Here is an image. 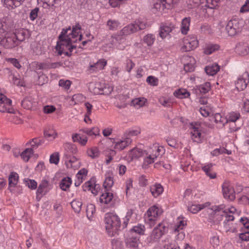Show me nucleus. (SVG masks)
I'll return each instance as SVG.
<instances>
[{
  "mask_svg": "<svg viewBox=\"0 0 249 249\" xmlns=\"http://www.w3.org/2000/svg\"><path fill=\"white\" fill-rule=\"evenodd\" d=\"M198 45V41L195 35H189L184 40L183 45L181 47L182 52H188L196 48Z\"/></svg>",
  "mask_w": 249,
  "mask_h": 249,
  "instance_id": "6e6552de",
  "label": "nucleus"
},
{
  "mask_svg": "<svg viewBox=\"0 0 249 249\" xmlns=\"http://www.w3.org/2000/svg\"><path fill=\"white\" fill-rule=\"evenodd\" d=\"M235 209H225L224 205L213 206L208 208L207 212L209 213L208 221L213 225L218 224L223 218L224 222H233L234 217L231 213Z\"/></svg>",
  "mask_w": 249,
  "mask_h": 249,
  "instance_id": "f257e3e1",
  "label": "nucleus"
},
{
  "mask_svg": "<svg viewBox=\"0 0 249 249\" xmlns=\"http://www.w3.org/2000/svg\"><path fill=\"white\" fill-rule=\"evenodd\" d=\"M21 105L25 109H30L33 107V103L30 98L26 97L21 101Z\"/></svg>",
  "mask_w": 249,
  "mask_h": 249,
  "instance_id": "09e8293b",
  "label": "nucleus"
},
{
  "mask_svg": "<svg viewBox=\"0 0 249 249\" xmlns=\"http://www.w3.org/2000/svg\"><path fill=\"white\" fill-rule=\"evenodd\" d=\"M243 26L242 20L239 18H232L228 21L226 30L230 36H234L241 31Z\"/></svg>",
  "mask_w": 249,
  "mask_h": 249,
  "instance_id": "423d86ee",
  "label": "nucleus"
},
{
  "mask_svg": "<svg viewBox=\"0 0 249 249\" xmlns=\"http://www.w3.org/2000/svg\"><path fill=\"white\" fill-rule=\"evenodd\" d=\"M130 154L133 159H138L141 157L144 156L145 155L147 156L148 153L145 150L135 148L131 150Z\"/></svg>",
  "mask_w": 249,
  "mask_h": 249,
  "instance_id": "2f4dec72",
  "label": "nucleus"
},
{
  "mask_svg": "<svg viewBox=\"0 0 249 249\" xmlns=\"http://www.w3.org/2000/svg\"><path fill=\"white\" fill-rule=\"evenodd\" d=\"M249 51V49L247 44H239L235 48L236 52L241 55H247Z\"/></svg>",
  "mask_w": 249,
  "mask_h": 249,
  "instance_id": "c756f323",
  "label": "nucleus"
},
{
  "mask_svg": "<svg viewBox=\"0 0 249 249\" xmlns=\"http://www.w3.org/2000/svg\"><path fill=\"white\" fill-rule=\"evenodd\" d=\"M197 89L199 90L201 93L205 94L210 89V83L209 82L205 83L197 87Z\"/></svg>",
  "mask_w": 249,
  "mask_h": 249,
  "instance_id": "13d9d810",
  "label": "nucleus"
},
{
  "mask_svg": "<svg viewBox=\"0 0 249 249\" xmlns=\"http://www.w3.org/2000/svg\"><path fill=\"white\" fill-rule=\"evenodd\" d=\"M71 179L70 177H66L62 179L60 183V187L63 191H67L71 184Z\"/></svg>",
  "mask_w": 249,
  "mask_h": 249,
  "instance_id": "e433bc0d",
  "label": "nucleus"
},
{
  "mask_svg": "<svg viewBox=\"0 0 249 249\" xmlns=\"http://www.w3.org/2000/svg\"><path fill=\"white\" fill-rule=\"evenodd\" d=\"M81 30V26L79 23H77L72 28L70 35L71 39H74L79 36L80 31Z\"/></svg>",
  "mask_w": 249,
  "mask_h": 249,
  "instance_id": "79ce46f5",
  "label": "nucleus"
},
{
  "mask_svg": "<svg viewBox=\"0 0 249 249\" xmlns=\"http://www.w3.org/2000/svg\"><path fill=\"white\" fill-rule=\"evenodd\" d=\"M113 178L110 175L107 176L103 184L105 190L109 191V189L113 186Z\"/></svg>",
  "mask_w": 249,
  "mask_h": 249,
  "instance_id": "c03bdc74",
  "label": "nucleus"
},
{
  "mask_svg": "<svg viewBox=\"0 0 249 249\" xmlns=\"http://www.w3.org/2000/svg\"><path fill=\"white\" fill-rule=\"evenodd\" d=\"M71 30V26L67 28L66 29H62L60 34L59 35L58 38L60 41L62 42L61 45L64 46V43H66L67 45H69L71 42V36L70 33L68 34L69 31Z\"/></svg>",
  "mask_w": 249,
  "mask_h": 249,
  "instance_id": "dca6fc26",
  "label": "nucleus"
},
{
  "mask_svg": "<svg viewBox=\"0 0 249 249\" xmlns=\"http://www.w3.org/2000/svg\"><path fill=\"white\" fill-rule=\"evenodd\" d=\"M59 85L64 88L65 89H68L71 87V82L68 80H64L61 79L59 81Z\"/></svg>",
  "mask_w": 249,
  "mask_h": 249,
  "instance_id": "69168bd1",
  "label": "nucleus"
},
{
  "mask_svg": "<svg viewBox=\"0 0 249 249\" xmlns=\"http://www.w3.org/2000/svg\"><path fill=\"white\" fill-rule=\"evenodd\" d=\"M24 0H3L4 3L8 8H13L19 6Z\"/></svg>",
  "mask_w": 249,
  "mask_h": 249,
  "instance_id": "58836bf2",
  "label": "nucleus"
},
{
  "mask_svg": "<svg viewBox=\"0 0 249 249\" xmlns=\"http://www.w3.org/2000/svg\"><path fill=\"white\" fill-rule=\"evenodd\" d=\"M162 235V232H161V231L155 227L151 233L150 238L153 241H157Z\"/></svg>",
  "mask_w": 249,
  "mask_h": 249,
  "instance_id": "a19ab883",
  "label": "nucleus"
},
{
  "mask_svg": "<svg viewBox=\"0 0 249 249\" xmlns=\"http://www.w3.org/2000/svg\"><path fill=\"white\" fill-rule=\"evenodd\" d=\"M72 139L74 142H78L82 145H85L88 141V138L86 136H81L79 134L73 135Z\"/></svg>",
  "mask_w": 249,
  "mask_h": 249,
  "instance_id": "f704fd0d",
  "label": "nucleus"
},
{
  "mask_svg": "<svg viewBox=\"0 0 249 249\" xmlns=\"http://www.w3.org/2000/svg\"><path fill=\"white\" fill-rule=\"evenodd\" d=\"M140 129L137 128L136 129H129L125 133V137L130 138V137L137 136L140 133Z\"/></svg>",
  "mask_w": 249,
  "mask_h": 249,
  "instance_id": "680f3d73",
  "label": "nucleus"
},
{
  "mask_svg": "<svg viewBox=\"0 0 249 249\" xmlns=\"http://www.w3.org/2000/svg\"><path fill=\"white\" fill-rule=\"evenodd\" d=\"M95 212V207L92 204H89L87 206V216L89 219L92 217L94 213Z\"/></svg>",
  "mask_w": 249,
  "mask_h": 249,
  "instance_id": "6e6d98bb",
  "label": "nucleus"
},
{
  "mask_svg": "<svg viewBox=\"0 0 249 249\" xmlns=\"http://www.w3.org/2000/svg\"><path fill=\"white\" fill-rule=\"evenodd\" d=\"M191 18L186 17L182 19L181 24V32L183 35H186L189 30Z\"/></svg>",
  "mask_w": 249,
  "mask_h": 249,
  "instance_id": "a878e982",
  "label": "nucleus"
},
{
  "mask_svg": "<svg viewBox=\"0 0 249 249\" xmlns=\"http://www.w3.org/2000/svg\"><path fill=\"white\" fill-rule=\"evenodd\" d=\"M155 38L152 34H147L143 37V41L148 46H151L154 43Z\"/></svg>",
  "mask_w": 249,
  "mask_h": 249,
  "instance_id": "4d7b16f0",
  "label": "nucleus"
},
{
  "mask_svg": "<svg viewBox=\"0 0 249 249\" xmlns=\"http://www.w3.org/2000/svg\"><path fill=\"white\" fill-rule=\"evenodd\" d=\"M213 118L216 124H219L222 126H224L226 124V117H222L220 113L214 114Z\"/></svg>",
  "mask_w": 249,
  "mask_h": 249,
  "instance_id": "de8ad7c7",
  "label": "nucleus"
},
{
  "mask_svg": "<svg viewBox=\"0 0 249 249\" xmlns=\"http://www.w3.org/2000/svg\"><path fill=\"white\" fill-rule=\"evenodd\" d=\"M149 153L150 154H148L146 157L144 159L143 164L145 165L153 163L154 160L160 155V153H157L153 148L151 149Z\"/></svg>",
  "mask_w": 249,
  "mask_h": 249,
  "instance_id": "4be33fe9",
  "label": "nucleus"
},
{
  "mask_svg": "<svg viewBox=\"0 0 249 249\" xmlns=\"http://www.w3.org/2000/svg\"><path fill=\"white\" fill-rule=\"evenodd\" d=\"M210 205L209 202L202 204H192L188 207V210L193 213H196L200 210Z\"/></svg>",
  "mask_w": 249,
  "mask_h": 249,
  "instance_id": "5701e85b",
  "label": "nucleus"
},
{
  "mask_svg": "<svg viewBox=\"0 0 249 249\" xmlns=\"http://www.w3.org/2000/svg\"><path fill=\"white\" fill-rule=\"evenodd\" d=\"M220 69V67L216 63H213L212 65H208L205 68L206 73L209 75H215Z\"/></svg>",
  "mask_w": 249,
  "mask_h": 249,
  "instance_id": "c85d7f7f",
  "label": "nucleus"
},
{
  "mask_svg": "<svg viewBox=\"0 0 249 249\" xmlns=\"http://www.w3.org/2000/svg\"><path fill=\"white\" fill-rule=\"evenodd\" d=\"M0 45L6 49H12L17 46L18 41L12 34H7L0 41Z\"/></svg>",
  "mask_w": 249,
  "mask_h": 249,
  "instance_id": "f8f14e48",
  "label": "nucleus"
},
{
  "mask_svg": "<svg viewBox=\"0 0 249 249\" xmlns=\"http://www.w3.org/2000/svg\"><path fill=\"white\" fill-rule=\"evenodd\" d=\"M145 227L143 225L139 224L132 228L125 239L126 247L129 249H140V236L143 235L145 231Z\"/></svg>",
  "mask_w": 249,
  "mask_h": 249,
  "instance_id": "f03ea898",
  "label": "nucleus"
},
{
  "mask_svg": "<svg viewBox=\"0 0 249 249\" xmlns=\"http://www.w3.org/2000/svg\"><path fill=\"white\" fill-rule=\"evenodd\" d=\"M89 89L94 94H107L110 93L111 90L104 83L99 82L90 83Z\"/></svg>",
  "mask_w": 249,
  "mask_h": 249,
  "instance_id": "0eeeda50",
  "label": "nucleus"
},
{
  "mask_svg": "<svg viewBox=\"0 0 249 249\" xmlns=\"http://www.w3.org/2000/svg\"><path fill=\"white\" fill-rule=\"evenodd\" d=\"M12 101L4 94H0V111L15 114L16 110L11 107Z\"/></svg>",
  "mask_w": 249,
  "mask_h": 249,
  "instance_id": "1a4fd4ad",
  "label": "nucleus"
},
{
  "mask_svg": "<svg viewBox=\"0 0 249 249\" xmlns=\"http://www.w3.org/2000/svg\"><path fill=\"white\" fill-rule=\"evenodd\" d=\"M185 227L180 226L179 225H176L175 226L174 230V233L176 234L178 239L182 240L185 237V233L183 231V229Z\"/></svg>",
  "mask_w": 249,
  "mask_h": 249,
  "instance_id": "72a5a7b5",
  "label": "nucleus"
},
{
  "mask_svg": "<svg viewBox=\"0 0 249 249\" xmlns=\"http://www.w3.org/2000/svg\"><path fill=\"white\" fill-rule=\"evenodd\" d=\"M19 176L18 173L15 172L10 173L8 177V188L11 193L15 192L14 188L16 186L18 181Z\"/></svg>",
  "mask_w": 249,
  "mask_h": 249,
  "instance_id": "f3484780",
  "label": "nucleus"
},
{
  "mask_svg": "<svg viewBox=\"0 0 249 249\" xmlns=\"http://www.w3.org/2000/svg\"><path fill=\"white\" fill-rule=\"evenodd\" d=\"M105 193H103L100 197V201L102 203L106 204H109L112 200L113 197V194L109 192V191L105 190Z\"/></svg>",
  "mask_w": 249,
  "mask_h": 249,
  "instance_id": "393cba45",
  "label": "nucleus"
},
{
  "mask_svg": "<svg viewBox=\"0 0 249 249\" xmlns=\"http://www.w3.org/2000/svg\"><path fill=\"white\" fill-rule=\"evenodd\" d=\"M223 227L226 232L229 231L235 232L237 231L236 228L233 226V222H224Z\"/></svg>",
  "mask_w": 249,
  "mask_h": 249,
  "instance_id": "a18cd8bd",
  "label": "nucleus"
},
{
  "mask_svg": "<svg viewBox=\"0 0 249 249\" xmlns=\"http://www.w3.org/2000/svg\"><path fill=\"white\" fill-rule=\"evenodd\" d=\"M44 137L49 141H52L57 136L56 133L53 129L45 130L44 131Z\"/></svg>",
  "mask_w": 249,
  "mask_h": 249,
  "instance_id": "49530a36",
  "label": "nucleus"
},
{
  "mask_svg": "<svg viewBox=\"0 0 249 249\" xmlns=\"http://www.w3.org/2000/svg\"><path fill=\"white\" fill-rule=\"evenodd\" d=\"M179 0H156L151 6V11L156 13L161 12L164 9H170L177 4Z\"/></svg>",
  "mask_w": 249,
  "mask_h": 249,
  "instance_id": "39448f33",
  "label": "nucleus"
},
{
  "mask_svg": "<svg viewBox=\"0 0 249 249\" xmlns=\"http://www.w3.org/2000/svg\"><path fill=\"white\" fill-rule=\"evenodd\" d=\"M219 0H206V4L205 6L208 8L213 9L217 6Z\"/></svg>",
  "mask_w": 249,
  "mask_h": 249,
  "instance_id": "0e129e2a",
  "label": "nucleus"
},
{
  "mask_svg": "<svg viewBox=\"0 0 249 249\" xmlns=\"http://www.w3.org/2000/svg\"><path fill=\"white\" fill-rule=\"evenodd\" d=\"M44 142L43 139L39 138H35L29 142V143L31 145V148L34 149H36L38 146L41 145Z\"/></svg>",
  "mask_w": 249,
  "mask_h": 249,
  "instance_id": "c9c22d12",
  "label": "nucleus"
},
{
  "mask_svg": "<svg viewBox=\"0 0 249 249\" xmlns=\"http://www.w3.org/2000/svg\"><path fill=\"white\" fill-rule=\"evenodd\" d=\"M50 189L49 186V182L46 179L42 180L36 191L37 197L40 196V197H41L45 195L50 191Z\"/></svg>",
  "mask_w": 249,
  "mask_h": 249,
  "instance_id": "a211bd4d",
  "label": "nucleus"
},
{
  "mask_svg": "<svg viewBox=\"0 0 249 249\" xmlns=\"http://www.w3.org/2000/svg\"><path fill=\"white\" fill-rule=\"evenodd\" d=\"M119 25V22L116 20L109 19L107 23L108 29L112 31L117 30Z\"/></svg>",
  "mask_w": 249,
  "mask_h": 249,
  "instance_id": "8fccbe9b",
  "label": "nucleus"
},
{
  "mask_svg": "<svg viewBox=\"0 0 249 249\" xmlns=\"http://www.w3.org/2000/svg\"><path fill=\"white\" fill-rule=\"evenodd\" d=\"M65 149L67 151V153H72L74 154L77 152V149L74 145L67 143L65 146Z\"/></svg>",
  "mask_w": 249,
  "mask_h": 249,
  "instance_id": "338daca9",
  "label": "nucleus"
},
{
  "mask_svg": "<svg viewBox=\"0 0 249 249\" xmlns=\"http://www.w3.org/2000/svg\"><path fill=\"white\" fill-rule=\"evenodd\" d=\"M82 205V203L78 200H73L71 202V206L74 211L78 213L80 212L81 210V206Z\"/></svg>",
  "mask_w": 249,
  "mask_h": 249,
  "instance_id": "864d4df0",
  "label": "nucleus"
},
{
  "mask_svg": "<svg viewBox=\"0 0 249 249\" xmlns=\"http://www.w3.org/2000/svg\"><path fill=\"white\" fill-rule=\"evenodd\" d=\"M241 117L240 114L237 112H231L226 117V124L230 123H235Z\"/></svg>",
  "mask_w": 249,
  "mask_h": 249,
  "instance_id": "473e14b6",
  "label": "nucleus"
},
{
  "mask_svg": "<svg viewBox=\"0 0 249 249\" xmlns=\"http://www.w3.org/2000/svg\"><path fill=\"white\" fill-rule=\"evenodd\" d=\"M59 161V155L58 152H55L50 156V162L57 165Z\"/></svg>",
  "mask_w": 249,
  "mask_h": 249,
  "instance_id": "e2e57ef3",
  "label": "nucleus"
},
{
  "mask_svg": "<svg viewBox=\"0 0 249 249\" xmlns=\"http://www.w3.org/2000/svg\"><path fill=\"white\" fill-rule=\"evenodd\" d=\"M159 214V209L156 206L151 207L147 211L146 214L148 217V221L150 226L154 225L155 220Z\"/></svg>",
  "mask_w": 249,
  "mask_h": 249,
  "instance_id": "4468645a",
  "label": "nucleus"
},
{
  "mask_svg": "<svg viewBox=\"0 0 249 249\" xmlns=\"http://www.w3.org/2000/svg\"><path fill=\"white\" fill-rule=\"evenodd\" d=\"M107 65V61L104 59H100L96 63L90 64L87 70L89 73H92L103 70Z\"/></svg>",
  "mask_w": 249,
  "mask_h": 249,
  "instance_id": "2eb2a0df",
  "label": "nucleus"
},
{
  "mask_svg": "<svg viewBox=\"0 0 249 249\" xmlns=\"http://www.w3.org/2000/svg\"><path fill=\"white\" fill-rule=\"evenodd\" d=\"M23 182L25 185L31 189L34 190L37 187V182L34 179L24 178Z\"/></svg>",
  "mask_w": 249,
  "mask_h": 249,
  "instance_id": "3c124183",
  "label": "nucleus"
},
{
  "mask_svg": "<svg viewBox=\"0 0 249 249\" xmlns=\"http://www.w3.org/2000/svg\"><path fill=\"white\" fill-rule=\"evenodd\" d=\"M176 29V25L172 22L162 23L160 26V36L164 39L171 37L170 33Z\"/></svg>",
  "mask_w": 249,
  "mask_h": 249,
  "instance_id": "9d476101",
  "label": "nucleus"
},
{
  "mask_svg": "<svg viewBox=\"0 0 249 249\" xmlns=\"http://www.w3.org/2000/svg\"><path fill=\"white\" fill-rule=\"evenodd\" d=\"M89 136H96L99 135V129L98 127H92L91 128H84L80 130Z\"/></svg>",
  "mask_w": 249,
  "mask_h": 249,
  "instance_id": "ea45409f",
  "label": "nucleus"
},
{
  "mask_svg": "<svg viewBox=\"0 0 249 249\" xmlns=\"http://www.w3.org/2000/svg\"><path fill=\"white\" fill-rule=\"evenodd\" d=\"M106 229L108 234L113 236L121 228L119 217L113 213H107L105 217Z\"/></svg>",
  "mask_w": 249,
  "mask_h": 249,
  "instance_id": "7ed1b4c3",
  "label": "nucleus"
},
{
  "mask_svg": "<svg viewBox=\"0 0 249 249\" xmlns=\"http://www.w3.org/2000/svg\"><path fill=\"white\" fill-rule=\"evenodd\" d=\"M86 187L89 188V190L91 191V193L96 195L98 193V189L99 186L98 185L95 184L93 186V184L90 181H88L85 183Z\"/></svg>",
  "mask_w": 249,
  "mask_h": 249,
  "instance_id": "bf43d9fd",
  "label": "nucleus"
},
{
  "mask_svg": "<svg viewBox=\"0 0 249 249\" xmlns=\"http://www.w3.org/2000/svg\"><path fill=\"white\" fill-rule=\"evenodd\" d=\"M223 195L225 198L230 201L233 200L235 198V193L233 187L230 182L225 181L222 186Z\"/></svg>",
  "mask_w": 249,
  "mask_h": 249,
  "instance_id": "9b49d317",
  "label": "nucleus"
},
{
  "mask_svg": "<svg viewBox=\"0 0 249 249\" xmlns=\"http://www.w3.org/2000/svg\"><path fill=\"white\" fill-rule=\"evenodd\" d=\"M88 155L89 157L94 159L97 157L99 156V152L97 148L92 147L87 151Z\"/></svg>",
  "mask_w": 249,
  "mask_h": 249,
  "instance_id": "052dcab7",
  "label": "nucleus"
},
{
  "mask_svg": "<svg viewBox=\"0 0 249 249\" xmlns=\"http://www.w3.org/2000/svg\"><path fill=\"white\" fill-rule=\"evenodd\" d=\"M219 46L217 44H209L205 49L204 52L207 54H210L214 51L219 50Z\"/></svg>",
  "mask_w": 249,
  "mask_h": 249,
  "instance_id": "5fc2aeb1",
  "label": "nucleus"
},
{
  "mask_svg": "<svg viewBox=\"0 0 249 249\" xmlns=\"http://www.w3.org/2000/svg\"><path fill=\"white\" fill-rule=\"evenodd\" d=\"M213 165L212 163L208 164L204 166L202 169L205 173L206 175L209 177L210 178L213 179L216 177V174L214 172L212 171V167Z\"/></svg>",
  "mask_w": 249,
  "mask_h": 249,
  "instance_id": "7c9ffc66",
  "label": "nucleus"
},
{
  "mask_svg": "<svg viewBox=\"0 0 249 249\" xmlns=\"http://www.w3.org/2000/svg\"><path fill=\"white\" fill-rule=\"evenodd\" d=\"M191 126L192 130L191 131V134L192 135V139L196 142H199L201 141V133L199 130L198 128L193 124H191Z\"/></svg>",
  "mask_w": 249,
  "mask_h": 249,
  "instance_id": "b1692460",
  "label": "nucleus"
},
{
  "mask_svg": "<svg viewBox=\"0 0 249 249\" xmlns=\"http://www.w3.org/2000/svg\"><path fill=\"white\" fill-rule=\"evenodd\" d=\"M174 95L177 98L179 99H183L189 97L190 95V93L187 89H179L174 92Z\"/></svg>",
  "mask_w": 249,
  "mask_h": 249,
  "instance_id": "4c0bfd02",
  "label": "nucleus"
},
{
  "mask_svg": "<svg viewBox=\"0 0 249 249\" xmlns=\"http://www.w3.org/2000/svg\"><path fill=\"white\" fill-rule=\"evenodd\" d=\"M187 62L184 64V69L186 72H192L194 71L195 68L196 60L192 56H187L184 57Z\"/></svg>",
  "mask_w": 249,
  "mask_h": 249,
  "instance_id": "412c9836",
  "label": "nucleus"
},
{
  "mask_svg": "<svg viewBox=\"0 0 249 249\" xmlns=\"http://www.w3.org/2000/svg\"><path fill=\"white\" fill-rule=\"evenodd\" d=\"M150 190L152 195L157 197L162 193L163 188L160 184L156 183L150 187Z\"/></svg>",
  "mask_w": 249,
  "mask_h": 249,
  "instance_id": "bb28decb",
  "label": "nucleus"
},
{
  "mask_svg": "<svg viewBox=\"0 0 249 249\" xmlns=\"http://www.w3.org/2000/svg\"><path fill=\"white\" fill-rule=\"evenodd\" d=\"M8 78L10 80L12 79V82L15 85L20 87L25 86L24 83L19 79L15 76L12 73L9 74Z\"/></svg>",
  "mask_w": 249,
  "mask_h": 249,
  "instance_id": "603ef678",
  "label": "nucleus"
},
{
  "mask_svg": "<svg viewBox=\"0 0 249 249\" xmlns=\"http://www.w3.org/2000/svg\"><path fill=\"white\" fill-rule=\"evenodd\" d=\"M132 142L130 138L125 137L124 140L119 141L115 143L114 148L122 150L129 145Z\"/></svg>",
  "mask_w": 249,
  "mask_h": 249,
  "instance_id": "cd10ccee",
  "label": "nucleus"
},
{
  "mask_svg": "<svg viewBox=\"0 0 249 249\" xmlns=\"http://www.w3.org/2000/svg\"><path fill=\"white\" fill-rule=\"evenodd\" d=\"M34 153L33 148H26L20 154L21 158L25 161H28L31 155Z\"/></svg>",
  "mask_w": 249,
  "mask_h": 249,
  "instance_id": "37998d69",
  "label": "nucleus"
},
{
  "mask_svg": "<svg viewBox=\"0 0 249 249\" xmlns=\"http://www.w3.org/2000/svg\"><path fill=\"white\" fill-rule=\"evenodd\" d=\"M65 156L66 158L65 164L67 168L77 167L79 162L75 157H71L68 153H65Z\"/></svg>",
  "mask_w": 249,
  "mask_h": 249,
  "instance_id": "aec40b11",
  "label": "nucleus"
},
{
  "mask_svg": "<svg viewBox=\"0 0 249 249\" xmlns=\"http://www.w3.org/2000/svg\"><path fill=\"white\" fill-rule=\"evenodd\" d=\"M146 27V22L140 20H135L134 23H130L124 27L121 31V35L128 36L133 34L138 31L142 30Z\"/></svg>",
  "mask_w": 249,
  "mask_h": 249,
  "instance_id": "20e7f679",
  "label": "nucleus"
},
{
  "mask_svg": "<svg viewBox=\"0 0 249 249\" xmlns=\"http://www.w3.org/2000/svg\"><path fill=\"white\" fill-rule=\"evenodd\" d=\"M163 249H180V248L174 243H168L164 245Z\"/></svg>",
  "mask_w": 249,
  "mask_h": 249,
  "instance_id": "774afa93",
  "label": "nucleus"
},
{
  "mask_svg": "<svg viewBox=\"0 0 249 249\" xmlns=\"http://www.w3.org/2000/svg\"><path fill=\"white\" fill-rule=\"evenodd\" d=\"M249 81V74L248 72L245 71L243 74L239 76L235 82V86L238 90H243L245 89Z\"/></svg>",
  "mask_w": 249,
  "mask_h": 249,
  "instance_id": "ddd939ff",
  "label": "nucleus"
},
{
  "mask_svg": "<svg viewBox=\"0 0 249 249\" xmlns=\"http://www.w3.org/2000/svg\"><path fill=\"white\" fill-rule=\"evenodd\" d=\"M12 35L15 36L16 40L18 41V44L19 42L24 41L26 38L29 37L28 31L23 28L16 30L15 32Z\"/></svg>",
  "mask_w": 249,
  "mask_h": 249,
  "instance_id": "6ab92c4d",
  "label": "nucleus"
}]
</instances>
